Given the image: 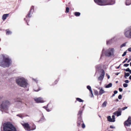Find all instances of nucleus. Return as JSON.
<instances>
[{
  "label": "nucleus",
  "instance_id": "obj_10",
  "mask_svg": "<svg viewBox=\"0 0 131 131\" xmlns=\"http://www.w3.org/2000/svg\"><path fill=\"white\" fill-rule=\"evenodd\" d=\"M101 73L98 78L99 81H102L105 75V72L103 70H101Z\"/></svg>",
  "mask_w": 131,
  "mask_h": 131
},
{
  "label": "nucleus",
  "instance_id": "obj_44",
  "mask_svg": "<svg viewBox=\"0 0 131 131\" xmlns=\"http://www.w3.org/2000/svg\"><path fill=\"white\" fill-rule=\"evenodd\" d=\"M127 60H128L127 58H126L125 59V60L123 61V63H125L126 62V61H127Z\"/></svg>",
  "mask_w": 131,
  "mask_h": 131
},
{
  "label": "nucleus",
  "instance_id": "obj_32",
  "mask_svg": "<svg viewBox=\"0 0 131 131\" xmlns=\"http://www.w3.org/2000/svg\"><path fill=\"white\" fill-rule=\"evenodd\" d=\"M83 122L78 121L77 122V126H79Z\"/></svg>",
  "mask_w": 131,
  "mask_h": 131
},
{
  "label": "nucleus",
  "instance_id": "obj_45",
  "mask_svg": "<svg viewBox=\"0 0 131 131\" xmlns=\"http://www.w3.org/2000/svg\"><path fill=\"white\" fill-rule=\"evenodd\" d=\"M110 127L111 128H115V127L114 126H112V125L110 126Z\"/></svg>",
  "mask_w": 131,
  "mask_h": 131
},
{
  "label": "nucleus",
  "instance_id": "obj_52",
  "mask_svg": "<svg viewBox=\"0 0 131 131\" xmlns=\"http://www.w3.org/2000/svg\"><path fill=\"white\" fill-rule=\"evenodd\" d=\"M106 75H107V77L108 79H109L110 78V76L109 75H108L107 74H106Z\"/></svg>",
  "mask_w": 131,
  "mask_h": 131
},
{
  "label": "nucleus",
  "instance_id": "obj_1",
  "mask_svg": "<svg viewBox=\"0 0 131 131\" xmlns=\"http://www.w3.org/2000/svg\"><path fill=\"white\" fill-rule=\"evenodd\" d=\"M3 56V58H0V66L3 68L8 67L11 63V60L7 56Z\"/></svg>",
  "mask_w": 131,
  "mask_h": 131
},
{
  "label": "nucleus",
  "instance_id": "obj_7",
  "mask_svg": "<svg viewBox=\"0 0 131 131\" xmlns=\"http://www.w3.org/2000/svg\"><path fill=\"white\" fill-rule=\"evenodd\" d=\"M114 48H110L107 49L105 52V54L106 56L110 57L114 55Z\"/></svg>",
  "mask_w": 131,
  "mask_h": 131
},
{
  "label": "nucleus",
  "instance_id": "obj_15",
  "mask_svg": "<svg viewBox=\"0 0 131 131\" xmlns=\"http://www.w3.org/2000/svg\"><path fill=\"white\" fill-rule=\"evenodd\" d=\"M105 92V91L102 88H101L100 89L99 92V95H101Z\"/></svg>",
  "mask_w": 131,
  "mask_h": 131
},
{
  "label": "nucleus",
  "instance_id": "obj_43",
  "mask_svg": "<svg viewBox=\"0 0 131 131\" xmlns=\"http://www.w3.org/2000/svg\"><path fill=\"white\" fill-rule=\"evenodd\" d=\"M127 107H123L122 108V110H125V109H127Z\"/></svg>",
  "mask_w": 131,
  "mask_h": 131
},
{
  "label": "nucleus",
  "instance_id": "obj_11",
  "mask_svg": "<svg viewBox=\"0 0 131 131\" xmlns=\"http://www.w3.org/2000/svg\"><path fill=\"white\" fill-rule=\"evenodd\" d=\"M131 125V117L129 116L127 120L125 122L124 125L128 126H129Z\"/></svg>",
  "mask_w": 131,
  "mask_h": 131
},
{
  "label": "nucleus",
  "instance_id": "obj_36",
  "mask_svg": "<svg viewBox=\"0 0 131 131\" xmlns=\"http://www.w3.org/2000/svg\"><path fill=\"white\" fill-rule=\"evenodd\" d=\"M112 119L113 120V121H114V122L115 121V116L114 115H112Z\"/></svg>",
  "mask_w": 131,
  "mask_h": 131
},
{
  "label": "nucleus",
  "instance_id": "obj_37",
  "mask_svg": "<svg viewBox=\"0 0 131 131\" xmlns=\"http://www.w3.org/2000/svg\"><path fill=\"white\" fill-rule=\"evenodd\" d=\"M126 54V52L125 51V52H124L123 54L122 55V56L124 57V56H125Z\"/></svg>",
  "mask_w": 131,
  "mask_h": 131
},
{
  "label": "nucleus",
  "instance_id": "obj_16",
  "mask_svg": "<svg viewBox=\"0 0 131 131\" xmlns=\"http://www.w3.org/2000/svg\"><path fill=\"white\" fill-rule=\"evenodd\" d=\"M8 15L9 14H6L3 15L2 17V19L4 20H5L8 17Z\"/></svg>",
  "mask_w": 131,
  "mask_h": 131
},
{
  "label": "nucleus",
  "instance_id": "obj_31",
  "mask_svg": "<svg viewBox=\"0 0 131 131\" xmlns=\"http://www.w3.org/2000/svg\"><path fill=\"white\" fill-rule=\"evenodd\" d=\"M79 121L83 122L82 119V117L81 116H79L78 118V121Z\"/></svg>",
  "mask_w": 131,
  "mask_h": 131
},
{
  "label": "nucleus",
  "instance_id": "obj_4",
  "mask_svg": "<svg viewBox=\"0 0 131 131\" xmlns=\"http://www.w3.org/2000/svg\"><path fill=\"white\" fill-rule=\"evenodd\" d=\"M10 104V102L8 101H3L0 105V108L2 112H4L7 113V110L8 109V106Z\"/></svg>",
  "mask_w": 131,
  "mask_h": 131
},
{
  "label": "nucleus",
  "instance_id": "obj_35",
  "mask_svg": "<svg viewBox=\"0 0 131 131\" xmlns=\"http://www.w3.org/2000/svg\"><path fill=\"white\" fill-rule=\"evenodd\" d=\"M128 85L126 83H124L123 84V86L124 88L127 87L128 86Z\"/></svg>",
  "mask_w": 131,
  "mask_h": 131
},
{
  "label": "nucleus",
  "instance_id": "obj_19",
  "mask_svg": "<svg viewBox=\"0 0 131 131\" xmlns=\"http://www.w3.org/2000/svg\"><path fill=\"white\" fill-rule=\"evenodd\" d=\"M83 111V110H81V109H80L78 114V115L79 116H81Z\"/></svg>",
  "mask_w": 131,
  "mask_h": 131
},
{
  "label": "nucleus",
  "instance_id": "obj_56",
  "mask_svg": "<svg viewBox=\"0 0 131 131\" xmlns=\"http://www.w3.org/2000/svg\"><path fill=\"white\" fill-rule=\"evenodd\" d=\"M115 94H113L112 95V96H111V97H113V96H115Z\"/></svg>",
  "mask_w": 131,
  "mask_h": 131
},
{
  "label": "nucleus",
  "instance_id": "obj_22",
  "mask_svg": "<svg viewBox=\"0 0 131 131\" xmlns=\"http://www.w3.org/2000/svg\"><path fill=\"white\" fill-rule=\"evenodd\" d=\"M6 34L7 35H9L12 33V32L9 30V29H7L6 30Z\"/></svg>",
  "mask_w": 131,
  "mask_h": 131
},
{
  "label": "nucleus",
  "instance_id": "obj_39",
  "mask_svg": "<svg viewBox=\"0 0 131 131\" xmlns=\"http://www.w3.org/2000/svg\"><path fill=\"white\" fill-rule=\"evenodd\" d=\"M82 127L83 128H84L85 127V125L84 123H83L82 124Z\"/></svg>",
  "mask_w": 131,
  "mask_h": 131
},
{
  "label": "nucleus",
  "instance_id": "obj_59",
  "mask_svg": "<svg viewBox=\"0 0 131 131\" xmlns=\"http://www.w3.org/2000/svg\"><path fill=\"white\" fill-rule=\"evenodd\" d=\"M40 90V89H39V90H34V91H39Z\"/></svg>",
  "mask_w": 131,
  "mask_h": 131
},
{
  "label": "nucleus",
  "instance_id": "obj_25",
  "mask_svg": "<svg viewBox=\"0 0 131 131\" xmlns=\"http://www.w3.org/2000/svg\"><path fill=\"white\" fill-rule=\"evenodd\" d=\"M112 86V84L111 83H110L108 85H106L105 88H110Z\"/></svg>",
  "mask_w": 131,
  "mask_h": 131
},
{
  "label": "nucleus",
  "instance_id": "obj_40",
  "mask_svg": "<svg viewBox=\"0 0 131 131\" xmlns=\"http://www.w3.org/2000/svg\"><path fill=\"white\" fill-rule=\"evenodd\" d=\"M129 65L128 64H125L124 65V66L125 67H127Z\"/></svg>",
  "mask_w": 131,
  "mask_h": 131
},
{
  "label": "nucleus",
  "instance_id": "obj_33",
  "mask_svg": "<svg viewBox=\"0 0 131 131\" xmlns=\"http://www.w3.org/2000/svg\"><path fill=\"white\" fill-rule=\"evenodd\" d=\"M34 126H35V129H36V127L35 125L34 124H33L32 125V126L30 127H31V128L32 129V128H34Z\"/></svg>",
  "mask_w": 131,
  "mask_h": 131
},
{
  "label": "nucleus",
  "instance_id": "obj_47",
  "mask_svg": "<svg viewBox=\"0 0 131 131\" xmlns=\"http://www.w3.org/2000/svg\"><path fill=\"white\" fill-rule=\"evenodd\" d=\"M104 49H103V50H102V54H101V57L102 56H103V51H104Z\"/></svg>",
  "mask_w": 131,
  "mask_h": 131
},
{
  "label": "nucleus",
  "instance_id": "obj_2",
  "mask_svg": "<svg viewBox=\"0 0 131 131\" xmlns=\"http://www.w3.org/2000/svg\"><path fill=\"white\" fill-rule=\"evenodd\" d=\"M95 2L99 5L103 6L112 5L115 3V0H94Z\"/></svg>",
  "mask_w": 131,
  "mask_h": 131
},
{
  "label": "nucleus",
  "instance_id": "obj_58",
  "mask_svg": "<svg viewBox=\"0 0 131 131\" xmlns=\"http://www.w3.org/2000/svg\"><path fill=\"white\" fill-rule=\"evenodd\" d=\"M44 102H45V101H43V100L42 99H41V103Z\"/></svg>",
  "mask_w": 131,
  "mask_h": 131
},
{
  "label": "nucleus",
  "instance_id": "obj_20",
  "mask_svg": "<svg viewBox=\"0 0 131 131\" xmlns=\"http://www.w3.org/2000/svg\"><path fill=\"white\" fill-rule=\"evenodd\" d=\"M43 108L45 109L46 111L48 112H49L51 111L52 110V108L48 109L47 108L48 107L44 106L43 107Z\"/></svg>",
  "mask_w": 131,
  "mask_h": 131
},
{
  "label": "nucleus",
  "instance_id": "obj_8",
  "mask_svg": "<svg viewBox=\"0 0 131 131\" xmlns=\"http://www.w3.org/2000/svg\"><path fill=\"white\" fill-rule=\"evenodd\" d=\"M34 12V7L32 6L31 7L29 11V13L26 16V18L24 19L26 21V22L27 23V25H29L28 22L29 20H28V17H31L32 14H33Z\"/></svg>",
  "mask_w": 131,
  "mask_h": 131
},
{
  "label": "nucleus",
  "instance_id": "obj_46",
  "mask_svg": "<svg viewBox=\"0 0 131 131\" xmlns=\"http://www.w3.org/2000/svg\"><path fill=\"white\" fill-rule=\"evenodd\" d=\"M125 82L126 83H129V81L128 80H125Z\"/></svg>",
  "mask_w": 131,
  "mask_h": 131
},
{
  "label": "nucleus",
  "instance_id": "obj_9",
  "mask_svg": "<svg viewBox=\"0 0 131 131\" xmlns=\"http://www.w3.org/2000/svg\"><path fill=\"white\" fill-rule=\"evenodd\" d=\"M22 125L24 127V128L25 129V130L28 131L32 130H35V126H34L33 128H31L30 126H29L28 124V123H24L22 124Z\"/></svg>",
  "mask_w": 131,
  "mask_h": 131
},
{
  "label": "nucleus",
  "instance_id": "obj_61",
  "mask_svg": "<svg viewBox=\"0 0 131 131\" xmlns=\"http://www.w3.org/2000/svg\"><path fill=\"white\" fill-rule=\"evenodd\" d=\"M129 72L131 74V70H129Z\"/></svg>",
  "mask_w": 131,
  "mask_h": 131
},
{
  "label": "nucleus",
  "instance_id": "obj_34",
  "mask_svg": "<svg viewBox=\"0 0 131 131\" xmlns=\"http://www.w3.org/2000/svg\"><path fill=\"white\" fill-rule=\"evenodd\" d=\"M69 8L68 7H67L66 8V12L67 13L69 12Z\"/></svg>",
  "mask_w": 131,
  "mask_h": 131
},
{
  "label": "nucleus",
  "instance_id": "obj_27",
  "mask_svg": "<svg viewBox=\"0 0 131 131\" xmlns=\"http://www.w3.org/2000/svg\"><path fill=\"white\" fill-rule=\"evenodd\" d=\"M74 14L76 16H79L80 15V13L79 12H75L74 13Z\"/></svg>",
  "mask_w": 131,
  "mask_h": 131
},
{
  "label": "nucleus",
  "instance_id": "obj_41",
  "mask_svg": "<svg viewBox=\"0 0 131 131\" xmlns=\"http://www.w3.org/2000/svg\"><path fill=\"white\" fill-rule=\"evenodd\" d=\"M122 96L121 95H119L118 96V99H121L122 98Z\"/></svg>",
  "mask_w": 131,
  "mask_h": 131
},
{
  "label": "nucleus",
  "instance_id": "obj_14",
  "mask_svg": "<svg viewBox=\"0 0 131 131\" xmlns=\"http://www.w3.org/2000/svg\"><path fill=\"white\" fill-rule=\"evenodd\" d=\"M121 112L119 111H117L114 113V115H116L117 116H118L121 115Z\"/></svg>",
  "mask_w": 131,
  "mask_h": 131
},
{
  "label": "nucleus",
  "instance_id": "obj_13",
  "mask_svg": "<svg viewBox=\"0 0 131 131\" xmlns=\"http://www.w3.org/2000/svg\"><path fill=\"white\" fill-rule=\"evenodd\" d=\"M87 88L89 90L90 93H91V97H93V95L91 86H90V85L87 86Z\"/></svg>",
  "mask_w": 131,
  "mask_h": 131
},
{
  "label": "nucleus",
  "instance_id": "obj_57",
  "mask_svg": "<svg viewBox=\"0 0 131 131\" xmlns=\"http://www.w3.org/2000/svg\"><path fill=\"white\" fill-rule=\"evenodd\" d=\"M84 106H83V107H82V108L81 109V110H83L84 109Z\"/></svg>",
  "mask_w": 131,
  "mask_h": 131
},
{
  "label": "nucleus",
  "instance_id": "obj_49",
  "mask_svg": "<svg viewBox=\"0 0 131 131\" xmlns=\"http://www.w3.org/2000/svg\"><path fill=\"white\" fill-rule=\"evenodd\" d=\"M117 91H114V94H117Z\"/></svg>",
  "mask_w": 131,
  "mask_h": 131
},
{
  "label": "nucleus",
  "instance_id": "obj_26",
  "mask_svg": "<svg viewBox=\"0 0 131 131\" xmlns=\"http://www.w3.org/2000/svg\"><path fill=\"white\" fill-rule=\"evenodd\" d=\"M76 99L77 101H78L80 102H83L84 101L83 100L79 98H77Z\"/></svg>",
  "mask_w": 131,
  "mask_h": 131
},
{
  "label": "nucleus",
  "instance_id": "obj_63",
  "mask_svg": "<svg viewBox=\"0 0 131 131\" xmlns=\"http://www.w3.org/2000/svg\"><path fill=\"white\" fill-rule=\"evenodd\" d=\"M118 110H120V108H118Z\"/></svg>",
  "mask_w": 131,
  "mask_h": 131
},
{
  "label": "nucleus",
  "instance_id": "obj_62",
  "mask_svg": "<svg viewBox=\"0 0 131 131\" xmlns=\"http://www.w3.org/2000/svg\"><path fill=\"white\" fill-rule=\"evenodd\" d=\"M130 66L131 67V62H130Z\"/></svg>",
  "mask_w": 131,
  "mask_h": 131
},
{
  "label": "nucleus",
  "instance_id": "obj_6",
  "mask_svg": "<svg viewBox=\"0 0 131 131\" xmlns=\"http://www.w3.org/2000/svg\"><path fill=\"white\" fill-rule=\"evenodd\" d=\"M123 34L126 37L131 38V26L126 28L124 30Z\"/></svg>",
  "mask_w": 131,
  "mask_h": 131
},
{
  "label": "nucleus",
  "instance_id": "obj_3",
  "mask_svg": "<svg viewBox=\"0 0 131 131\" xmlns=\"http://www.w3.org/2000/svg\"><path fill=\"white\" fill-rule=\"evenodd\" d=\"M16 82L19 86L22 87H27L28 85L27 80L23 78H18L16 80Z\"/></svg>",
  "mask_w": 131,
  "mask_h": 131
},
{
  "label": "nucleus",
  "instance_id": "obj_12",
  "mask_svg": "<svg viewBox=\"0 0 131 131\" xmlns=\"http://www.w3.org/2000/svg\"><path fill=\"white\" fill-rule=\"evenodd\" d=\"M34 99L36 103H41V98L40 97H36L34 98Z\"/></svg>",
  "mask_w": 131,
  "mask_h": 131
},
{
  "label": "nucleus",
  "instance_id": "obj_60",
  "mask_svg": "<svg viewBox=\"0 0 131 131\" xmlns=\"http://www.w3.org/2000/svg\"><path fill=\"white\" fill-rule=\"evenodd\" d=\"M129 78L130 80H131V75L129 76Z\"/></svg>",
  "mask_w": 131,
  "mask_h": 131
},
{
  "label": "nucleus",
  "instance_id": "obj_30",
  "mask_svg": "<svg viewBox=\"0 0 131 131\" xmlns=\"http://www.w3.org/2000/svg\"><path fill=\"white\" fill-rule=\"evenodd\" d=\"M127 42H126L125 43H124L123 44H122V45H121V46H120V48H122L123 47H125L126 46V44Z\"/></svg>",
  "mask_w": 131,
  "mask_h": 131
},
{
  "label": "nucleus",
  "instance_id": "obj_42",
  "mask_svg": "<svg viewBox=\"0 0 131 131\" xmlns=\"http://www.w3.org/2000/svg\"><path fill=\"white\" fill-rule=\"evenodd\" d=\"M45 118L43 116L41 117V121H44L45 120Z\"/></svg>",
  "mask_w": 131,
  "mask_h": 131
},
{
  "label": "nucleus",
  "instance_id": "obj_24",
  "mask_svg": "<svg viewBox=\"0 0 131 131\" xmlns=\"http://www.w3.org/2000/svg\"><path fill=\"white\" fill-rule=\"evenodd\" d=\"M16 116L22 119L24 117V116L23 115V114H17L16 115Z\"/></svg>",
  "mask_w": 131,
  "mask_h": 131
},
{
  "label": "nucleus",
  "instance_id": "obj_18",
  "mask_svg": "<svg viewBox=\"0 0 131 131\" xmlns=\"http://www.w3.org/2000/svg\"><path fill=\"white\" fill-rule=\"evenodd\" d=\"M107 119L108 121L111 122H114V121H113V120L111 118V117L110 116H108L107 117Z\"/></svg>",
  "mask_w": 131,
  "mask_h": 131
},
{
  "label": "nucleus",
  "instance_id": "obj_28",
  "mask_svg": "<svg viewBox=\"0 0 131 131\" xmlns=\"http://www.w3.org/2000/svg\"><path fill=\"white\" fill-rule=\"evenodd\" d=\"M107 103V102L106 101H105L102 104V107H105L106 106Z\"/></svg>",
  "mask_w": 131,
  "mask_h": 131
},
{
  "label": "nucleus",
  "instance_id": "obj_53",
  "mask_svg": "<svg viewBox=\"0 0 131 131\" xmlns=\"http://www.w3.org/2000/svg\"><path fill=\"white\" fill-rule=\"evenodd\" d=\"M120 73V72H118V73H115V74L116 75H118L119 73Z\"/></svg>",
  "mask_w": 131,
  "mask_h": 131
},
{
  "label": "nucleus",
  "instance_id": "obj_55",
  "mask_svg": "<svg viewBox=\"0 0 131 131\" xmlns=\"http://www.w3.org/2000/svg\"><path fill=\"white\" fill-rule=\"evenodd\" d=\"M120 65H121V64H120V65H119V66H118V67H116V68L117 69H119V67H120Z\"/></svg>",
  "mask_w": 131,
  "mask_h": 131
},
{
  "label": "nucleus",
  "instance_id": "obj_17",
  "mask_svg": "<svg viewBox=\"0 0 131 131\" xmlns=\"http://www.w3.org/2000/svg\"><path fill=\"white\" fill-rule=\"evenodd\" d=\"M131 4V0H126V5H129Z\"/></svg>",
  "mask_w": 131,
  "mask_h": 131
},
{
  "label": "nucleus",
  "instance_id": "obj_23",
  "mask_svg": "<svg viewBox=\"0 0 131 131\" xmlns=\"http://www.w3.org/2000/svg\"><path fill=\"white\" fill-rule=\"evenodd\" d=\"M113 43V41L111 40V39L107 41L106 43L107 44H110Z\"/></svg>",
  "mask_w": 131,
  "mask_h": 131
},
{
  "label": "nucleus",
  "instance_id": "obj_21",
  "mask_svg": "<svg viewBox=\"0 0 131 131\" xmlns=\"http://www.w3.org/2000/svg\"><path fill=\"white\" fill-rule=\"evenodd\" d=\"M129 75L130 74L129 73H126L125 72L124 77L125 79H126L127 78V77H128Z\"/></svg>",
  "mask_w": 131,
  "mask_h": 131
},
{
  "label": "nucleus",
  "instance_id": "obj_54",
  "mask_svg": "<svg viewBox=\"0 0 131 131\" xmlns=\"http://www.w3.org/2000/svg\"><path fill=\"white\" fill-rule=\"evenodd\" d=\"M59 80H56L55 82V83L56 84L58 82Z\"/></svg>",
  "mask_w": 131,
  "mask_h": 131
},
{
  "label": "nucleus",
  "instance_id": "obj_50",
  "mask_svg": "<svg viewBox=\"0 0 131 131\" xmlns=\"http://www.w3.org/2000/svg\"><path fill=\"white\" fill-rule=\"evenodd\" d=\"M119 91L120 92H122L123 91V89L122 88H119Z\"/></svg>",
  "mask_w": 131,
  "mask_h": 131
},
{
  "label": "nucleus",
  "instance_id": "obj_64",
  "mask_svg": "<svg viewBox=\"0 0 131 131\" xmlns=\"http://www.w3.org/2000/svg\"><path fill=\"white\" fill-rule=\"evenodd\" d=\"M2 30L0 28V30Z\"/></svg>",
  "mask_w": 131,
  "mask_h": 131
},
{
  "label": "nucleus",
  "instance_id": "obj_5",
  "mask_svg": "<svg viewBox=\"0 0 131 131\" xmlns=\"http://www.w3.org/2000/svg\"><path fill=\"white\" fill-rule=\"evenodd\" d=\"M3 126L4 131H16L15 127L9 122L4 124Z\"/></svg>",
  "mask_w": 131,
  "mask_h": 131
},
{
  "label": "nucleus",
  "instance_id": "obj_29",
  "mask_svg": "<svg viewBox=\"0 0 131 131\" xmlns=\"http://www.w3.org/2000/svg\"><path fill=\"white\" fill-rule=\"evenodd\" d=\"M116 39V36H114V37H113L111 39V40L112 41H113V42H114Z\"/></svg>",
  "mask_w": 131,
  "mask_h": 131
},
{
  "label": "nucleus",
  "instance_id": "obj_38",
  "mask_svg": "<svg viewBox=\"0 0 131 131\" xmlns=\"http://www.w3.org/2000/svg\"><path fill=\"white\" fill-rule=\"evenodd\" d=\"M130 69L129 68H127L126 69H124V70L126 71L127 72H129L130 70Z\"/></svg>",
  "mask_w": 131,
  "mask_h": 131
},
{
  "label": "nucleus",
  "instance_id": "obj_51",
  "mask_svg": "<svg viewBox=\"0 0 131 131\" xmlns=\"http://www.w3.org/2000/svg\"><path fill=\"white\" fill-rule=\"evenodd\" d=\"M131 60V58L129 59L127 61V62L128 63L130 62V61Z\"/></svg>",
  "mask_w": 131,
  "mask_h": 131
},
{
  "label": "nucleus",
  "instance_id": "obj_48",
  "mask_svg": "<svg viewBox=\"0 0 131 131\" xmlns=\"http://www.w3.org/2000/svg\"><path fill=\"white\" fill-rule=\"evenodd\" d=\"M128 50L129 51L131 52V47L128 48Z\"/></svg>",
  "mask_w": 131,
  "mask_h": 131
}]
</instances>
